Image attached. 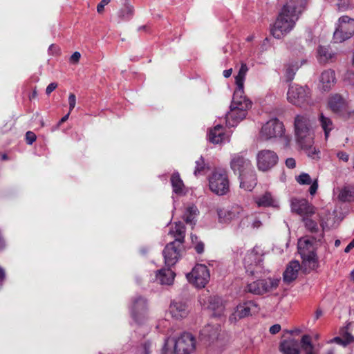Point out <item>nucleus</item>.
<instances>
[{"instance_id": "1", "label": "nucleus", "mask_w": 354, "mask_h": 354, "mask_svg": "<svg viewBox=\"0 0 354 354\" xmlns=\"http://www.w3.org/2000/svg\"><path fill=\"white\" fill-rule=\"evenodd\" d=\"M295 136L301 148L306 151L308 156L317 154V150L313 145V131L310 118L306 114L297 115L294 122Z\"/></svg>"}, {"instance_id": "2", "label": "nucleus", "mask_w": 354, "mask_h": 354, "mask_svg": "<svg viewBox=\"0 0 354 354\" xmlns=\"http://www.w3.org/2000/svg\"><path fill=\"white\" fill-rule=\"evenodd\" d=\"M252 102L243 95L234 93L230 111L225 115L226 124L229 127H235L247 115L251 108Z\"/></svg>"}, {"instance_id": "3", "label": "nucleus", "mask_w": 354, "mask_h": 354, "mask_svg": "<svg viewBox=\"0 0 354 354\" xmlns=\"http://www.w3.org/2000/svg\"><path fill=\"white\" fill-rule=\"evenodd\" d=\"M218 222L224 224L238 223V226L244 227L248 223V216L243 208L239 205H234L227 208L217 209Z\"/></svg>"}, {"instance_id": "4", "label": "nucleus", "mask_w": 354, "mask_h": 354, "mask_svg": "<svg viewBox=\"0 0 354 354\" xmlns=\"http://www.w3.org/2000/svg\"><path fill=\"white\" fill-rule=\"evenodd\" d=\"M297 20L279 11L275 21L270 26V34L277 39H283L295 28Z\"/></svg>"}, {"instance_id": "5", "label": "nucleus", "mask_w": 354, "mask_h": 354, "mask_svg": "<svg viewBox=\"0 0 354 354\" xmlns=\"http://www.w3.org/2000/svg\"><path fill=\"white\" fill-rule=\"evenodd\" d=\"M209 189L218 196L226 195L230 192V180L224 170H215L209 178Z\"/></svg>"}, {"instance_id": "6", "label": "nucleus", "mask_w": 354, "mask_h": 354, "mask_svg": "<svg viewBox=\"0 0 354 354\" xmlns=\"http://www.w3.org/2000/svg\"><path fill=\"white\" fill-rule=\"evenodd\" d=\"M287 100L295 106L304 107L311 104L310 90L306 86L293 84L288 90Z\"/></svg>"}, {"instance_id": "7", "label": "nucleus", "mask_w": 354, "mask_h": 354, "mask_svg": "<svg viewBox=\"0 0 354 354\" xmlns=\"http://www.w3.org/2000/svg\"><path fill=\"white\" fill-rule=\"evenodd\" d=\"M354 35V19L344 15L339 18L333 33V39L336 43H342L350 39Z\"/></svg>"}, {"instance_id": "8", "label": "nucleus", "mask_w": 354, "mask_h": 354, "mask_svg": "<svg viewBox=\"0 0 354 354\" xmlns=\"http://www.w3.org/2000/svg\"><path fill=\"white\" fill-rule=\"evenodd\" d=\"M174 354H192L196 350V341L193 335L183 333L176 338L172 339Z\"/></svg>"}, {"instance_id": "9", "label": "nucleus", "mask_w": 354, "mask_h": 354, "mask_svg": "<svg viewBox=\"0 0 354 354\" xmlns=\"http://www.w3.org/2000/svg\"><path fill=\"white\" fill-rule=\"evenodd\" d=\"M285 131L283 124L277 118L268 121L260 131L261 138L264 140L281 138Z\"/></svg>"}, {"instance_id": "10", "label": "nucleus", "mask_w": 354, "mask_h": 354, "mask_svg": "<svg viewBox=\"0 0 354 354\" xmlns=\"http://www.w3.org/2000/svg\"><path fill=\"white\" fill-rule=\"evenodd\" d=\"M187 278L196 288H204L209 281V271L206 266L198 264L187 274Z\"/></svg>"}, {"instance_id": "11", "label": "nucleus", "mask_w": 354, "mask_h": 354, "mask_svg": "<svg viewBox=\"0 0 354 354\" xmlns=\"http://www.w3.org/2000/svg\"><path fill=\"white\" fill-rule=\"evenodd\" d=\"M256 160L259 171H268L277 164L279 158L274 151L263 149L257 153Z\"/></svg>"}, {"instance_id": "12", "label": "nucleus", "mask_w": 354, "mask_h": 354, "mask_svg": "<svg viewBox=\"0 0 354 354\" xmlns=\"http://www.w3.org/2000/svg\"><path fill=\"white\" fill-rule=\"evenodd\" d=\"M323 239L324 232L322 231L317 236L313 237L306 236L300 238L297 243L300 256L316 252L318 243H322Z\"/></svg>"}, {"instance_id": "13", "label": "nucleus", "mask_w": 354, "mask_h": 354, "mask_svg": "<svg viewBox=\"0 0 354 354\" xmlns=\"http://www.w3.org/2000/svg\"><path fill=\"white\" fill-rule=\"evenodd\" d=\"M306 5L307 0H287L279 11L298 21Z\"/></svg>"}, {"instance_id": "14", "label": "nucleus", "mask_w": 354, "mask_h": 354, "mask_svg": "<svg viewBox=\"0 0 354 354\" xmlns=\"http://www.w3.org/2000/svg\"><path fill=\"white\" fill-rule=\"evenodd\" d=\"M263 250L260 246H255L244 257V265L247 272L252 274L255 272L253 268L258 266L263 261Z\"/></svg>"}, {"instance_id": "15", "label": "nucleus", "mask_w": 354, "mask_h": 354, "mask_svg": "<svg viewBox=\"0 0 354 354\" xmlns=\"http://www.w3.org/2000/svg\"><path fill=\"white\" fill-rule=\"evenodd\" d=\"M230 167L235 174L239 175L253 168L250 160L245 158L242 153L232 155Z\"/></svg>"}, {"instance_id": "16", "label": "nucleus", "mask_w": 354, "mask_h": 354, "mask_svg": "<svg viewBox=\"0 0 354 354\" xmlns=\"http://www.w3.org/2000/svg\"><path fill=\"white\" fill-rule=\"evenodd\" d=\"M291 209L302 216V218L310 217L315 212V207L305 199H292L291 201Z\"/></svg>"}, {"instance_id": "17", "label": "nucleus", "mask_w": 354, "mask_h": 354, "mask_svg": "<svg viewBox=\"0 0 354 354\" xmlns=\"http://www.w3.org/2000/svg\"><path fill=\"white\" fill-rule=\"evenodd\" d=\"M259 310V307L257 303L253 301H248L241 304H239L232 314V316L235 319H242L253 313H257Z\"/></svg>"}, {"instance_id": "18", "label": "nucleus", "mask_w": 354, "mask_h": 354, "mask_svg": "<svg viewBox=\"0 0 354 354\" xmlns=\"http://www.w3.org/2000/svg\"><path fill=\"white\" fill-rule=\"evenodd\" d=\"M240 187L247 191H252L257 183V178L254 168L239 175Z\"/></svg>"}, {"instance_id": "19", "label": "nucleus", "mask_w": 354, "mask_h": 354, "mask_svg": "<svg viewBox=\"0 0 354 354\" xmlns=\"http://www.w3.org/2000/svg\"><path fill=\"white\" fill-rule=\"evenodd\" d=\"M328 106L333 112L342 114L344 116L347 111V102L339 94L332 95L328 100Z\"/></svg>"}, {"instance_id": "20", "label": "nucleus", "mask_w": 354, "mask_h": 354, "mask_svg": "<svg viewBox=\"0 0 354 354\" xmlns=\"http://www.w3.org/2000/svg\"><path fill=\"white\" fill-rule=\"evenodd\" d=\"M165 265L168 267L176 264L179 258V251L175 242L168 243L163 250Z\"/></svg>"}, {"instance_id": "21", "label": "nucleus", "mask_w": 354, "mask_h": 354, "mask_svg": "<svg viewBox=\"0 0 354 354\" xmlns=\"http://www.w3.org/2000/svg\"><path fill=\"white\" fill-rule=\"evenodd\" d=\"M335 71L326 70L322 73L319 78V88L324 91H328L335 84Z\"/></svg>"}, {"instance_id": "22", "label": "nucleus", "mask_w": 354, "mask_h": 354, "mask_svg": "<svg viewBox=\"0 0 354 354\" xmlns=\"http://www.w3.org/2000/svg\"><path fill=\"white\" fill-rule=\"evenodd\" d=\"M147 312V302L145 299L139 297L133 304L131 314L133 318L138 322L145 317Z\"/></svg>"}, {"instance_id": "23", "label": "nucleus", "mask_w": 354, "mask_h": 354, "mask_svg": "<svg viewBox=\"0 0 354 354\" xmlns=\"http://www.w3.org/2000/svg\"><path fill=\"white\" fill-rule=\"evenodd\" d=\"M279 350L283 354L300 353L298 341L293 338L283 340L280 344Z\"/></svg>"}, {"instance_id": "24", "label": "nucleus", "mask_w": 354, "mask_h": 354, "mask_svg": "<svg viewBox=\"0 0 354 354\" xmlns=\"http://www.w3.org/2000/svg\"><path fill=\"white\" fill-rule=\"evenodd\" d=\"M208 140L213 144H220L228 140V138L224 133L223 127L218 124L209 131Z\"/></svg>"}, {"instance_id": "25", "label": "nucleus", "mask_w": 354, "mask_h": 354, "mask_svg": "<svg viewBox=\"0 0 354 354\" xmlns=\"http://www.w3.org/2000/svg\"><path fill=\"white\" fill-rule=\"evenodd\" d=\"M300 267L301 266L298 261H290L283 272V277L284 281L290 283L296 279Z\"/></svg>"}, {"instance_id": "26", "label": "nucleus", "mask_w": 354, "mask_h": 354, "mask_svg": "<svg viewBox=\"0 0 354 354\" xmlns=\"http://www.w3.org/2000/svg\"><path fill=\"white\" fill-rule=\"evenodd\" d=\"M248 71V68L246 64L242 63L239 73L235 77L236 89L234 93H236V95H243L244 93V82Z\"/></svg>"}, {"instance_id": "27", "label": "nucleus", "mask_w": 354, "mask_h": 354, "mask_svg": "<svg viewBox=\"0 0 354 354\" xmlns=\"http://www.w3.org/2000/svg\"><path fill=\"white\" fill-rule=\"evenodd\" d=\"M297 182L299 185H310L309 188V193L313 196L317 192L318 189V179L315 178L312 181L310 176L307 173H301L299 176L296 178Z\"/></svg>"}, {"instance_id": "28", "label": "nucleus", "mask_w": 354, "mask_h": 354, "mask_svg": "<svg viewBox=\"0 0 354 354\" xmlns=\"http://www.w3.org/2000/svg\"><path fill=\"white\" fill-rule=\"evenodd\" d=\"M301 263L306 270L311 271L316 270L319 266L317 252L301 256Z\"/></svg>"}, {"instance_id": "29", "label": "nucleus", "mask_w": 354, "mask_h": 354, "mask_svg": "<svg viewBox=\"0 0 354 354\" xmlns=\"http://www.w3.org/2000/svg\"><path fill=\"white\" fill-rule=\"evenodd\" d=\"M170 313L176 319L185 317L188 314L187 305L181 301H174L170 305Z\"/></svg>"}, {"instance_id": "30", "label": "nucleus", "mask_w": 354, "mask_h": 354, "mask_svg": "<svg viewBox=\"0 0 354 354\" xmlns=\"http://www.w3.org/2000/svg\"><path fill=\"white\" fill-rule=\"evenodd\" d=\"M169 235L174 239L173 242H175V243H183L185 235V227L184 225L180 222L176 223L174 226H172L169 230Z\"/></svg>"}, {"instance_id": "31", "label": "nucleus", "mask_w": 354, "mask_h": 354, "mask_svg": "<svg viewBox=\"0 0 354 354\" xmlns=\"http://www.w3.org/2000/svg\"><path fill=\"white\" fill-rule=\"evenodd\" d=\"M175 273L169 268L161 269L156 272V277L161 284L171 285L175 277Z\"/></svg>"}, {"instance_id": "32", "label": "nucleus", "mask_w": 354, "mask_h": 354, "mask_svg": "<svg viewBox=\"0 0 354 354\" xmlns=\"http://www.w3.org/2000/svg\"><path fill=\"white\" fill-rule=\"evenodd\" d=\"M257 207L275 206L276 201L270 192H266L263 194L254 198Z\"/></svg>"}, {"instance_id": "33", "label": "nucleus", "mask_w": 354, "mask_h": 354, "mask_svg": "<svg viewBox=\"0 0 354 354\" xmlns=\"http://www.w3.org/2000/svg\"><path fill=\"white\" fill-rule=\"evenodd\" d=\"M260 286H261V288H263V295L276 290L279 286L280 279L277 278H267L264 279H260Z\"/></svg>"}, {"instance_id": "34", "label": "nucleus", "mask_w": 354, "mask_h": 354, "mask_svg": "<svg viewBox=\"0 0 354 354\" xmlns=\"http://www.w3.org/2000/svg\"><path fill=\"white\" fill-rule=\"evenodd\" d=\"M198 213L199 211L197 207L194 205H190L186 207L183 214V218L187 223L194 225Z\"/></svg>"}, {"instance_id": "35", "label": "nucleus", "mask_w": 354, "mask_h": 354, "mask_svg": "<svg viewBox=\"0 0 354 354\" xmlns=\"http://www.w3.org/2000/svg\"><path fill=\"white\" fill-rule=\"evenodd\" d=\"M319 120L320 122V125L324 131L325 139L327 140L329 136L330 132L334 128L333 123L330 118L325 116L322 113H320L319 115Z\"/></svg>"}, {"instance_id": "36", "label": "nucleus", "mask_w": 354, "mask_h": 354, "mask_svg": "<svg viewBox=\"0 0 354 354\" xmlns=\"http://www.w3.org/2000/svg\"><path fill=\"white\" fill-rule=\"evenodd\" d=\"M171 183L173 192L180 194L184 192V183L178 172L174 173L171 177Z\"/></svg>"}, {"instance_id": "37", "label": "nucleus", "mask_w": 354, "mask_h": 354, "mask_svg": "<svg viewBox=\"0 0 354 354\" xmlns=\"http://www.w3.org/2000/svg\"><path fill=\"white\" fill-rule=\"evenodd\" d=\"M317 53L319 59L321 62H328L335 57V54L329 49L328 46H319Z\"/></svg>"}, {"instance_id": "38", "label": "nucleus", "mask_w": 354, "mask_h": 354, "mask_svg": "<svg viewBox=\"0 0 354 354\" xmlns=\"http://www.w3.org/2000/svg\"><path fill=\"white\" fill-rule=\"evenodd\" d=\"M299 68V64L297 62L288 63L286 66L284 77L286 82H289L293 80Z\"/></svg>"}, {"instance_id": "39", "label": "nucleus", "mask_w": 354, "mask_h": 354, "mask_svg": "<svg viewBox=\"0 0 354 354\" xmlns=\"http://www.w3.org/2000/svg\"><path fill=\"white\" fill-rule=\"evenodd\" d=\"M260 283V279L252 281L247 285L245 290L253 295H263V288Z\"/></svg>"}, {"instance_id": "40", "label": "nucleus", "mask_w": 354, "mask_h": 354, "mask_svg": "<svg viewBox=\"0 0 354 354\" xmlns=\"http://www.w3.org/2000/svg\"><path fill=\"white\" fill-rule=\"evenodd\" d=\"M133 8L131 6H127L122 8L118 12V22L129 19L133 15Z\"/></svg>"}, {"instance_id": "41", "label": "nucleus", "mask_w": 354, "mask_h": 354, "mask_svg": "<svg viewBox=\"0 0 354 354\" xmlns=\"http://www.w3.org/2000/svg\"><path fill=\"white\" fill-rule=\"evenodd\" d=\"M302 221L304 222L305 227L308 231L317 234L315 236H317L320 232H322V230H319L317 223L312 219L308 218V217L302 218ZM322 232H324L323 230Z\"/></svg>"}, {"instance_id": "42", "label": "nucleus", "mask_w": 354, "mask_h": 354, "mask_svg": "<svg viewBox=\"0 0 354 354\" xmlns=\"http://www.w3.org/2000/svg\"><path fill=\"white\" fill-rule=\"evenodd\" d=\"M343 201H354V188H345L339 195Z\"/></svg>"}, {"instance_id": "43", "label": "nucleus", "mask_w": 354, "mask_h": 354, "mask_svg": "<svg viewBox=\"0 0 354 354\" xmlns=\"http://www.w3.org/2000/svg\"><path fill=\"white\" fill-rule=\"evenodd\" d=\"M209 307L214 310L222 311L223 306L221 299L217 297H211Z\"/></svg>"}, {"instance_id": "44", "label": "nucleus", "mask_w": 354, "mask_h": 354, "mask_svg": "<svg viewBox=\"0 0 354 354\" xmlns=\"http://www.w3.org/2000/svg\"><path fill=\"white\" fill-rule=\"evenodd\" d=\"M206 168L204 159L201 157L198 160L196 161V167L194 169V175L197 176L201 174Z\"/></svg>"}, {"instance_id": "45", "label": "nucleus", "mask_w": 354, "mask_h": 354, "mask_svg": "<svg viewBox=\"0 0 354 354\" xmlns=\"http://www.w3.org/2000/svg\"><path fill=\"white\" fill-rule=\"evenodd\" d=\"M301 348L312 346L311 338L308 335H304L301 339Z\"/></svg>"}, {"instance_id": "46", "label": "nucleus", "mask_w": 354, "mask_h": 354, "mask_svg": "<svg viewBox=\"0 0 354 354\" xmlns=\"http://www.w3.org/2000/svg\"><path fill=\"white\" fill-rule=\"evenodd\" d=\"M36 135L32 131H28L26 134V142L30 145L36 140Z\"/></svg>"}, {"instance_id": "47", "label": "nucleus", "mask_w": 354, "mask_h": 354, "mask_svg": "<svg viewBox=\"0 0 354 354\" xmlns=\"http://www.w3.org/2000/svg\"><path fill=\"white\" fill-rule=\"evenodd\" d=\"M69 111L71 112L75 106L76 97L73 93H70L68 95Z\"/></svg>"}, {"instance_id": "48", "label": "nucleus", "mask_w": 354, "mask_h": 354, "mask_svg": "<svg viewBox=\"0 0 354 354\" xmlns=\"http://www.w3.org/2000/svg\"><path fill=\"white\" fill-rule=\"evenodd\" d=\"M328 342L329 343H336V344L342 345L344 346H346L348 345V342H346L344 338L342 339L339 337H335L333 338L332 339H330Z\"/></svg>"}, {"instance_id": "49", "label": "nucleus", "mask_w": 354, "mask_h": 354, "mask_svg": "<svg viewBox=\"0 0 354 354\" xmlns=\"http://www.w3.org/2000/svg\"><path fill=\"white\" fill-rule=\"evenodd\" d=\"M337 157L339 160L347 162L349 160V155L344 151H339L337 153Z\"/></svg>"}, {"instance_id": "50", "label": "nucleus", "mask_w": 354, "mask_h": 354, "mask_svg": "<svg viewBox=\"0 0 354 354\" xmlns=\"http://www.w3.org/2000/svg\"><path fill=\"white\" fill-rule=\"evenodd\" d=\"M306 354H319V351L315 350L313 345L302 348Z\"/></svg>"}, {"instance_id": "51", "label": "nucleus", "mask_w": 354, "mask_h": 354, "mask_svg": "<svg viewBox=\"0 0 354 354\" xmlns=\"http://www.w3.org/2000/svg\"><path fill=\"white\" fill-rule=\"evenodd\" d=\"M80 57H81V54L76 51L75 53H73L72 54V55L70 57V61L71 62L73 63V64H77L78 63L80 59Z\"/></svg>"}, {"instance_id": "52", "label": "nucleus", "mask_w": 354, "mask_h": 354, "mask_svg": "<svg viewBox=\"0 0 354 354\" xmlns=\"http://www.w3.org/2000/svg\"><path fill=\"white\" fill-rule=\"evenodd\" d=\"M111 0H102L100 3L97 6V11L100 13L103 11L104 8L106 6Z\"/></svg>"}, {"instance_id": "53", "label": "nucleus", "mask_w": 354, "mask_h": 354, "mask_svg": "<svg viewBox=\"0 0 354 354\" xmlns=\"http://www.w3.org/2000/svg\"><path fill=\"white\" fill-rule=\"evenodd\" d=\"M57 87V84L55 82H52L50 84H48L46 88V95H49L53 91L56 89Z\"/></svg>"}, {"instance_id": "54", "label": "nucleus", "mask_w": 354, "mask_h": 354, "mask_svg": "<svg viewBox=\"0 0 354 354\" xmlns=\"http://www.w3.org/2000/svg\"><path fill=\"white\" fill-rule=\"evenodd\" d=\"M343 337L346 342H348V344L352 343L354 341V337L353 335L347 331L344 333Z\"/></svg>"}, {"instance_id": "55", "label": "nucleus", "mask_w": 354, "mask_h": 354, "mask_svg": "<svg viewBox=\"0 0 354 354\" xmlns=\"http://www.w3.org/2000/svg\"><path fill=\"white\" fill-rule=\"evenodd\" d=\"M151 344L149 342L145 343L141 348L142 354H149Z\"/></svg>"}, {"instance_id": "56", "label": "nucleus", "mask_w": 354, "mask_h": 354, "mask_svg": "<svg viewBox=\"0 0 354 354\" xmlns=\"http://www.w3.org/2000/svg\"><path fill=\"white\" fill-rule=\"evenodd\" d=\"M286 165L290 169H293L296 166L295 160L292 158H287L286 160Z\"/></svg>"}, {"instance_id": "57", "label": "nucleus", "mask_w": 354, "mask_h": 354, "mask_svg": "<svg viewBox=\"0 0 354 354\" xmlns=\"http://www.w3.org/2000/svg\"><path fill=\"white\" fill-rule=\"evenodd\" d=\"M195 250L198 253H199V254L202 253L204 251L203 243L201 241L197 242L195 245Z\"/></svg>"}, {"instance_id": "58", "label": "nucleus", "mask_w": 354, "mask_h": 354, "mask_svg": "<svg viewBox=\"0 0 354 354\" xmlns=\"http://www.w3.org/2000/svg\"><path fill=\"white\" fill-rule=\"evenodd\" d=\"M281 330V326L279 324H274L270 328V332L272 334H277Z\"/></svg>"}, {"instance_id": "59", "label": "nucleus", "mask_w": 354, "mask_h": 354, "mask_svg": "<svg viewBox=\"0 0 354 354\" xmlns=\"http://www.w3.org/2000/svg\"><path fill=\"white\" fill-rule=\"evenodd\" d=\"M262 225V223L261 221L258 219H255L251 224L252 228H259Z\"/></svg>"}, {"instance_id": "60", "label": "nucleus", "mask_w": 354, "mask_h": 354, "mask_svg": "<svg viewBox=\"0 0 354 354\" xmlns=\"http://www.w3.org/2000/svg\"><path fill=\"white\" fill-rule=\"evenodd\" d=\"M344 117L347 119H351L352 120H354V110L352 111H347Z\"/></svg>"}, {"instance_id": "61", "label": "nucleus", "mask_w": 354, "mask_h": 354, "mask_svg": "<svg viewBox=\"0 0 354 354\" xmlns=\"http://www.w3.org/2000/svg\"><path fill=\"white\" fill-rule=\"evenodd\" d=\"M354 248V239L351 241V243L346 247L344 252L346 253H348L351 250Z\"/></svg>"}, {"instance_id": "62", "label": "nucleus", "mask_w": 354, "mask_h": 354, "mask_svg": "<svg viewBox=\"0 0 354 354\" xmlns=\"http://www.w3.org/2000/svg\"><path fill=\"white\" fill-rule=\"evenodd\" d=\"M6 278V273L3 268L0 266V283H1Z\"/></svg>"}, {"instance_id": "63", "label": "nucleus", "mask_w": 354, "mask_h": 354, "mask_svg": "<svg viewBox=\"0 0 354 354\" xmlns=\"http://www.w3.org/2000/svg\"><path fill=\"white\" fill-rule=\"evenodd\" d=\"M232 73V68H230V69H227V70H225L223 71V76L225 78H227V77L231 76Z\"/></svg>"}, {"instance_id": "64", "label": "nucleus", "mask_w": 354, "mask_h": 354, "mask_svg": "<svg viewBox=\"0 0 354 354\" xmlns=\"http://www.w3.org/2000/svg\"><path fill=\"white\" fill-rule=\"evenodd\" d=\"M70 113L71 112L69 111L66 115H65L64 117H62L59 121V123H62V122H64L65 121H66L69 117Z\"/></svg>"}]
</instances>
